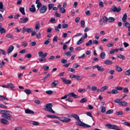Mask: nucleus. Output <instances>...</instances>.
Listing matches in <instances>:
<instances>
[{
    "label": "nucleus",
    "instance_id": "1",
    "mask_svg": "<svg viewBox=\"0 0 130 130\" xmlns=\"http://www.w3.org/2000/svg\"><path fill=\"white\" fill-rule=\"evenodd\" d=\"M67 96L73 97L75 98H78L80 97V96L76 94L74 92H73L68 93L67 95H65L64 96L62 97L61 98V99H65L67 98Z\"/></svg>",
    "mask_w": 130,
    "mask_h": 130
},
{
    "label": "nucleus",
    "instance_id": "2",
    "mask_svg": "<svg viewBox=\"0 0 130 130\" xmlns=\"http://www.w3.org/2000/svg\"><path fill=\"white\" fill-rule=\"evenodd\" d=\"M45 106V110H47L53 113H55V112L52 109L53 105L52 104L50 103L46 104Z\"/></svg>",
    "mask_w": 130,
    "mask_h": 130
},
{
    "label": "nucleus",
    "instance_id": "3",
    "mask_svg": "<svg viewBox=\"0 0 130 130\" xmlns=\"http://www.w3.org/2000/svg\"><path fill=\"white\" fill-rule=\"evenodd\" d=\"M106 125L108 128L110 129H114L117 130H121V129L119 128L118 127L115 125H113L111 124H106Z\"/></svg>",
    "mask_w": 130,
    "mask_h": 130
},
{
    "label": "nucleus",
    "instance_id": "4",
    "mask_svg": "<svg viewBox=\"0 0 130 130\" xmlns=\"http://www.w3.org/2000/svg\"><path fill=\"white\" fill-rule=\"evenodd\" d=\"M10 114L11 113H9V112H7L5 115H2V117L6 119L10 120L12 118Z\"/></svg>",
    "mask_w": 130,
    "mask_h": 130
},
{
    "label": "nucleus",
    "instance_id": "5",
    "mask_svg": "<svg viewBox=\"0 0 130 130\" xmlns=\"http://www.w3.org/2000/svg\"><path fill=\"white\" fill-rule=\"evenodd\" d=\"M47 7L46 6L43 5L41 6L39 9V11L41 13H43L46 11Z\"/></svg>",
    "mask_w": 130,
    "mask_h": 130
},
{
    "label": "nucleus",
    "instance_id": "6",
    "mask_svg": "<svg viewBox=\"0 0 130 130\" xmlns=\"http://www.w3.org/2000/svg\"><path fill=\"white\" fill-rule=\"evenodd\" d=\"M59 120L60 121L66 123L70 122L71 120V119L70 118L64 117H60L59 118Z\"/></svg>",
    "mask_w": 130,
    "mask_h": 130
},
{
    "label": "nucleus",
    "instance_id": "7",
    "mask_svg": "<svg viewBox=\"0 0 130 130\" xmlns=\"http://www.w3.org/2000/svg\"><path fill=\"white\" fill-rule=\"evenodd\" d=\"M96 68H97L98 71L102 72L104 71V69L102 66H100L98 65H96L93 67V69H95Z\"/></svg>",
    "mask_w": 130,
    "mask_h": 130
},
{
    "label": "nucleus",
    "instance_id": "8",
    "mask_svg": "<svg viewBox=\"0 0 130 130\" xmlns=\"http://www.w3.org/2000/svg\"><path fill=\"white\" fill-rule=\"evenodd\" d=\"M121 10V8L120 6H119L118 8H117L116 6H113L112 8V10L114 12H119Z\"/></svg>",
    "mask_w": 130,
    "mask_h": 130
},
{
    "label": "nucleus",
    "instance_id": "9",
    "mask_svg": "<svg viewBox=\"0 0 130 130\" xmlns=\"http://www.w3.org/2000/svg\"><path fill=\"white\" fill-rule=\"evenodd\" d=\"M32 31L31 28H26L24 26L23 28V32L24 33L25 31H26L28 33H30Z\"/></svg>",
    "mask_w": 130,
    "mask_h": 130
},
{
    "label": "nucleus",
    "instance_id": "10",
    "mask_svg": "<svg viewBox=\"0 0 130 130\" xmlns=\"http://www.w3.org/2000/svg\"><path fill=\"white\" fill-rule=\"evenodd\" d=\"M59 83L58 80H55L51 84V86L53 87H55L57 86Z\"/></svg>",
    "mask_w": 130,
    "mask_h": 130
},
{
    "label": "nucleus",
    "instance_id": "11",
    "mask_svg": "<svg viewBox=\"0 0 130 130\" xmlns=\"http://www.w3.org/2000/svg\"><path fill=\"white\" fill-rule=\"evenodd\" d=\"M47 55V53H45L43 55V56L42 57L41 59H39V60L41 62L43 61H46V59L45 58L46 57Z\"/></svg>",
    "mask_w": 130,
    "mask_h": 130
},
{
    "label": "nucleus",
    "instance_id": "12",
    "mask_svg": "<svg viewBox=\"0 0 130 130\" xmlns=\"http://www.w3.org/2000/svg\"><path fill=\"white\" fill-rule=\"evenodd\" d=\"M78 121L76 122V124L77 125H78L83 127L84 125H85V123L80 121V119L78 120Z\"/></svg>",
    "mask_w": 130,
    "mask_h": 130
},
{
    "label": "nucleus",
    "instance_id": "13",
    "mask_svg": "<svg viewBox=\"0 0 130 130\" xmlns=\"http://www.w3.org/2000/svg\"><path fill=\"white\" fill-rule=\"evenodd\" d=\"M25 112L26 113L28 114H33L34 113V111L28 109H25Z\"/></svg>",
    "mask_w": 130,
    "mask_h": 130
},
{
    "label": "nucleus",
    "instance_id": "14",
    "mask_svg": "<svg viewBox=\"0 0 130 130\" xmlns=\"http://www.w3.org/2000/svg\"><path fill=\"white\" fill-rule=\"evenodd\" d=\"M83 36L81 37L79 40L76 42V43L78 45H80L84 41L85 38Z\"/></svg>",
    "mask_w": 130,
    "mask_h": 130
},
{
    "label": "nucleus",
    "instance_id": "15",
    "mask_svg": "<svg viewBox=\"0 0 130 130\" xmlns=\"http://www.w3.org/2000/svg\"><path fill=\"white\" fill-rule=\"evenodd\" d=\"M29 10L32 12H34L36 11V9L34 5H31V7L29 8Z\"/></svg>",
    "mask_w": 130,
    "mask_h": 130
},
{
    "label": "nucleus",
    "instance_id": "16",
    "mask_svg": "<svg viewBox=\"0 0 130 130\" xmlns=\"http://www.w3.org/2000/svg\"><path fill=\"white\" fill-rule=\"evenodd\" d=\"M61 25L60 24H59L58 26H55V31L56 32H58L59 31V30L58 29L61 28Z\"/></svg>",
    "mask_w": 130,
    "mask_h": 130
},
{
    "label": "nucleus",
    "instance_id": "17",
    "mask_svg": "<svg viewBox=\"0 0 130 130\" xmlns=\"http://www.w3.org/2000/svg\"><path fill=\"white\" fill-rule=\"evenodd\" d=\"M8 88H10L13 91H15V90L13 89L14 87V86L11 83H8L7 84Z\"/></svg>",
    "mask_w": 130,
    "mask_h": 130
},
{
    "label": "nucleus",
    "instance_id": "18",
    "mask_svg": "<svg viewBox=\"0 0 130 130\" xmlns=\"http://www.w3.org/2000/svg\"><path fill=\"white\" fill-rule=\"evenodd\" d=\"M108 20L107 18L105 16L104 17L100 19V22L103 21L104 23H106V22Z\"/></svg>",
    "mask_w": 130,
    "mask_h": 130
},
{
    "label": "nucleus",
    "instance_id": "19",
    "mask_svg": "<svg viewBox=\"0 0 130 130\" xmlns=\"http://www.w3.org/2000/svg\"><path fill=\"white\" fill-rule=\"evenodd\" d=\"M1 122L4 124H8L9 122L6 119L4 118H2L1 120Z\"/></svg>",
    "mask_w": 130,
    "mask_h": 130
},
{
    "label": "nucleus",
    "instance_id": "20",
    "mask_svg": "<svg viewBox=\"0 0 130 130\" xmlns=\"http://www.w3.org/2000/svg\"><path fill=\"white\" fill-rule=\"evenodd\" d=\"M14 47L13 46H11L7 50V53L8 54L11 53L13 50Z\"/></svg>",
    "mask_w": 130,
    "mask_h": 130
},
{
    "label": "nucleus",
    "instance_id": "21",
    "mask_svg": "<svg viewBox=\"0 0 130 130\" xmlns=\"http://www.w3.org/2000/svg\"><path fill=\"white\" fill-rule=\"evenodd\" d=\"M116 70L118 71L121 72L122 71V69L120 66L116 65L115 66Z\"/></svg>",
    "mask_w": 130,
    "mask_h": 130
},
{
    "label": "nucleus",
    "instance_id": "22",
    "mask_svg": "<svg viewBox=\"0 0 130 130\" xmlns=\"http://www.w3.org/2000/svg\"><path fill=\"white\" fill-rule=\"evenodd\" d=\"M71 116L73 117V118H74L77 120H79L80 119L79 118V116H78V115L76 114H72L71 115Z\"/></svg>",
    "mask_w": 130,
    "mask_h": 130
},
{
    "label": "nucleus",
    "instance_id": "23",
    "mask_svg": "<svg viewBox=\"0 0 130 130\" xmlns=\"http://www.w3.org/2000/svg\"><path fill=\"white\" fill-rule=\"evenodd\" d=\"M0 101H3L4 100L8 101L9 99L5 97H4L3 95H0Z\"/></svg>",
    "mask_w": 130,
    "mask_h": 130
},
{
    "label": "nucleus",
    "instance_id": "24",
    "mask_svg": "<svg viewBox=\"0 0 130 130\" xmlns=\"http://www.w3.org/2000/svg\"><path fill=\"white\" fill-rule=\"evenodd\" d=\"M20 11L21 12L22 14L23 15L25 14V13L24 11V8L22 7H20L19 8Z\"/></svg>",
    "mask_w": 130,
    "mask_h": 130
},
{
    "label": "nucleus",
    "instance_id": "25",
    "mask_svg": "<svg viewBox=\"0 0 130 130\" xmlns=\"http://www.w3.org/2000/svg\"><path fill=\"white\" fill-rule=\"evenodd\" d=\"M5 10V9L3 8V6L2 2H0V11L3 12Z\"/></svg>",
    "mask_w": 130,
    "mask_h": 130
},
{
    "label": "nucleus",
    "instance_id": "26",
    "mask_svg": "<svg viewBox=\"0 0 130 130\" xmlns=\"http://www.w3.org/2000/svg\"><path fill=\"white\" fill-rule=\"evenodd\" d=\"M127 103L125 101L121 102L120 103L119 105L120 106H126L127 105Z\"/></svg>",
    "mask_w": 130,
    "mask_h": 130
},
{
    "label": "nucleus",
    "instance_id": "27",
    "mask_svg": "<svg viewBox=\"0 0 130 130\" xmlns=\"http://www.w3.org/2000/svg\"><path fill=\"white\" fill-rule=\"evenodd\" d=\"M108 87L106 86H104L103 87L100 89V91L101 92H103L105 90L107 89Z\"/></svg>",
    "mask_w": 130,
    "mask_h": 130
},
{
    "label": "nucleus",
    "instance_id": "28",
    "mask_svg": "<svg viewBox=\"0 0 130 130\" xmlns=\"http://www.w3.org/2000/svg\"><path fill=\"white\" fill-rule=\"evenodd\" d=\"M104 63L107 65H110L112 64V61L108 60H106L104 61Z\"/></svg>",
    "mask_w": 130,
    "mask_h": 130
},
{
    "label": "nucleus",
    "instance_id": "29",
    "mask_svg": "<svg viewBox=\"0 0 130 130\" xmlns=\"http://www.w3.org/2000/svg\"><path fill=\"white\" fill-rule=\"evenodd\" d=\"M30 122L31 124L34 125H39V123L38 122L34 121H31Z\"/></svg>",
    "mask_w": 130,
    "mask_h": 130
},
{
    "label": "nucleus",
    "instance_id": "30",
    "mask_svg": "<svg viewBox=\"0 0 130 130\" xmlns=\"http://www.w3.org/2000/svg\"><path fill=\"white\" fill-rule=\"evenodd\" d=\"M20 19L21 20H23V23H25L28 21V18H21Z\"/></svg>",
    "mask_w": 130,
    "mask_h": 130
},
{
    "label": "nucleus",
    "instance_id": "31",
    "mask_svg": "<svg viewBox=\"0 0 130 130\" xmlns=\"http://www.w3.org/2000/svg\"><path fill=\"white\" fill-rule=\"evenodd\" d=\"M127 16V15L126 13H125L124 15L122 18V20L123 22H126Z\"/></svg>",
    "mask_w": 130,
    "mask_h": 130
},
{
    "label": "nucleus",
    "instance_id": "32",
    "mask_svg": "<svg viewBox=\"0 0 130 130\" xmlns=\"http://www.w3.org/2000/svg\"><path fill=\"white\" fill-rule=\"evenodd\" d=\"M40 24L39 22V21L37 22L35 25V29L37 30L39 29L40 28Z\"/></svg>",
    "mask_w": 130,
    "mask_h": 130
},
{
    "label": "nucleus",
    "instance_id": "33",
    "mask_svg": "<svg viewBox=\"0 0 130 130\" xmlns=\"http://www.w3.org/2000/svg\"><path fill=\"white\" fill-rule=\"evenodd\" d=\"M24 92L27 95H29L31 93V91L30 90L28 89H26L24 90Z\"/></svg>",
    "mask_w": 130,
    "mask_h": 130
},
{
    "label": "nucleus",
    "instance_id": "34",
    "mask_svg": "<svg viewBox=\"0 0 130 130\" xmlns=\"http://www.w3.org/2000/svg\"><path fill=\"white\" fill-rule=\"evenodd\" d=\"M106 56V55L105 53L103 52L100 55V56L101 58L102 59H104Z\"/></svg>",
    "mask_w": 130,
    "mask_h": 130
},
{
    "label": "nucleus",
    "instance_id": "35",
    "mask_svg": "<svg viewBox=\"0 0 130 130\" xmlns=\"http://www.w3.org/2000/svg\"><path fill=\"white\" fill-rule=\"evenodd\" d=\"M9 112V113H12V112L11 111L6 110H2L1 114H2L3 115H5L7 112Z\"/></svg>",
    "mask_w": 130,
    "mask_h": 130
},
{
    "label": "nucleus",
    "instance_id": "36",
    "mask_svg": "<svg viewBox=\"0 0 130 130\" xmlns=\"http://www.w3.org/2000/svg\"><path fill=\"white\" fill-rule=\"evenodd\" d=\"M21 45L24 47H25L27 46L28 43L26 41H24L22 42Z\"/></svg>",
    "mask_w": 130,
    "mask_h": 130
},
{
    "label": "nucleus",
    "instance_id": "37",
    "mask_svg": "<svg viewBox=\"0 0 130 130\" xmlns=\"http://www.w3.org/2000/svg\"><path fill=\"white\" fill-rule=\"evenodd\" d=\"M115 20L114 18L112 17H110L108 19V21L109 22H112Z\"/></svg>",
    "mask_w": 130,
    "mask_h": 130
},
{
    "label": "nucleus",
    "instance_id": "38",
    "mask_svg": "<svg viewBox=\"0 0 130 130\" xmlns=\"http://www.w3.org/2000/svg\"><path fill=\"white\" fill-rule=\"evenodd\" d=\"M118 57L121 59H122L123 60L125 59V56H124L120 54H118Z\"/></svg>",
    "mask_w": 130,
    "mask_h": 130
},
{
    "label": "nucleus",
    "instance_id": "39",
    "mask_svg": "<svg viewBox=\"0 0 130 130\" xmlns=\"http://www.w3.org/2000/svg\"><path fill=\"white\" fill-rule=\"evenodd\" d=\"M87 101V100L86 98H82L80 101V102L81 103H84Z\"/></svg>",
    "mask_w": 130,
    "mask_h": 130
},
{
    "label": "nucleus",
    "instance_id": "40",
    "mask_svg": "<svg viewBox=\"0 0 130 130\" xmlns=\"http://www.w3.org/2000/svg\"><path fill=\"white\" fill-rule=\"evenodd\" d=\"M59 11L62 13H64L66 12L65 9L62 7L59 9Z\"/></svg>",
    "mask_w": 130,
    "mask_h": 130
},
{
    "label": "nucleus",
    "instance_id": "41",
    "mask_svg": "<svg viewBox=\"0 0 130 130\" xmlns=\"http://www.w3.org/2000/svg\"><path fill=\"white\" fill-rule=\"evenodd\" d=\"M111 93L113 94H117L119 93V92L117 89L112 90L111 91Z\"/></svg>",
    "mask_w": 130,
    "mask_h": 130
},
{
    "label": "nucleus",
    "instance_id": "42",
    "mask_svg": "<svg viewBox=\"0 0 130 130\" xmlns=\"http://www.w3.org/2000/svg\"><path fill=\"white\" fill-rule=\"evenodd\" d=\"M6 31V30L4 28L2 27L0 28V32L2 34L5 32Z\"/></svg>",
    "mask_w": 130,
    "mask_h": 130
},
{
    "label": "nucleus",
    "instance_id": "43",
    "mask_svg": "<svg viewBox=\"0 0 130 130\" xmlns=\"http://www.w3.org/2000/svg\"><path fill=\"white\" fill-rule=\"evenodd\" d=\"M92 43V41L91 40H89L88 41V43H86V45L87 46H89V45H91Z\"/></svg>",
    "mask_w": 130,
    "mask_h": 130
},
{
    "label": "nucleus",
    "instance_id": "44",
    "mask_svg": "<svg viewBox=\"0 0 130 130\" xmlns=\"http://www.w3.org/2000/svg\"><path fill=\"white\" fill-rule=\"evenodd\" d=\"M81 27L84 28L85 27V22L84 20H82L80 22Z\"/></svg>",
    "mask_w": 130,
    "mask_h": 130
},
{
    "label": "nucleus",
    "instance_id": "45",
    "mask_svg": "<svg viewBox=\"0 0 130 130\" xmlns=\"http://www.w3.org/2000/svg\"><path fill=\"white\" fill-rule=\"evenodd\" d=\"M122 100V99H116L114 101V102L116 103H119V104H120V103L121 102H120Z\"/></svg>",
    "mask_w": 130,
    "mask_h": 130
},
{
    "label": "nucleus",
    "instance_id": "46",
    "mask_svg": "<svg viewBox=\"0 0 130 130\" xmlns=\"http://www.w3.org/2000/svg\"><path fill=\"white\" fill-rule=\"evenodd\" d=\"M53 4H48V9L49 10H51L53 7Z\"/></svg>",
    "mask_w": 130,
    "mask_h": 130
},
{
    "label": "nucleus",
    "instance_id": "47",
    "mask_svg": "<svg viewBox=\"0 0 130 130\" xmlns=\"http://www.w3.org/2000/svg\"><path fill=\"white\" fill-rule=\"evenodd\" d=\"M72 82L71 81L69 80H66L64 82V83L65 84H70Z\"/></svg>",
    "mask_w": 130,
    "mask_h": 130
},
{
    "label": "nucleus",
    "instance_id": "48",
    "mask_svg": "<svg viewBox=\"0 0 130 130\" xmlns=\"http://www.w3.org/2000/svg\"><path fill=\"white\" fill-rule=\"evenodd\" d=\"M68 27V24H63L62 25V27L63 28H65Z\"/></svg>",
    "mask_w": 130,
    "mask_h": 130
},
{
    "label": "nucleus",
    "instance_id": "49",
    "mask_svg": "<svg viewBox=\"0 0 130 130\" xmlns=\"http://www.w3.org/2000/svg\"><path fill=\"white\" fill-rule=\"evenodd\" d=\"M43 52L41 51H39V52L38 53V55L39 57H42L43 56Z\"/></svg>",
    "mask_w": 130,
    "mask_h": 130
},
{
    "label": "nucleus",
    "instance_id": "50",
    "mask_svg": "<svg viewBox=\"0 0 130 130\" xmlns=\"http://www.w3.org/2000/svg\"><path fill=\"white\" fill-rule=\"evenodd\" d=\"M113 112V110L112 109H110L107 111L106 113L107 114H110Z\"/></svg>",
    "mask_w": 130,
    "mask_h": 130
},
{
    "label": "nucleus",
    "instance_id": "51",
    "mask_svg": "<svg viewBox=\"0 0 130 130\" xmlns=\"http://www.w3.org/2000/svg\"><path fill=\"white\" fill-rule=\"evenodd\" d=\"M68 71H71L72 72H75V70L73 68H68Z\"/></svg>",
    "mask_w": 130,
    "mask_h": 130
},
{
    "label": "nucleus",
    "instance_id": "52",
    "mask_svg": "<svg viewBox=\"0 0 130 130\" xmlns=\"http://www.w3.org/2000/svg\"><path fill=\"white\" fill-rule=\"evenodd\" d=\"M6 37L9 38H12L13 37V35L11 34H9L7 35Z\"/></svg>",
    "mask_w": 130,
    "mask_h": 130
},
{
    "label": "nucleus",
    "instance_id": "53",
    "mask_svg": "<svg viewBox=\"0 0 130 130\" xmlns=\"http://www.w3.org/2000/svg\"><path fill=\"white\" fill-rule=\"evenodd\" d=\"M66 100L70 102H72L73 101V99L69 97L68 98L66 99Z\"/></svg>",
    "mask_w": 130,
    "mask_h": 130
},
{
    "label": "nucleus",
    "instance_id": "54",
    "mask_svg": "<svg viewBox=\"0 0 130 130\" xmlns=\"http://www.w3.org/2000/svg\"><path fill=\"white\" fill-rule=\"evenodd\" d=\"M125 74L129 76L130 75V69L127 70L125 73Z\"/></svg>",
    "mask_w": 130,
    "mask_h": 130
},
{
    "label": "nucleus",
    "instance_id": "55",
    "mask_svg": "<svg viewBox=\"0 0 130 130\" xmlns=\"http://www.w3.org/2000/svg\"><path fill=\"white\" fill-rule=\"evenodd\" d=\"M123 114V112L122 111H119L117 112L116 113L117 115H122Z\"/></svg>",
    "mask_w": 130,
    "mask_h": 130
},
{
    "label": "nucleus",
    "instance_id": "56",
    "mask_svg": "<svg viewBox=\"0 0 130 130\" xmlns=\"http://www.w3.org/2000/svg\"><path fill=\"white\" fill-rule=\"evenodd\" d=\"M46 92L47 94L50 95L52 94L53 92L51 90H48L46 91Z\"/></svg>",
    "mask_w": 130,
    "mask_h": 130
},
{
    "label": "nucleus",
    "instance_id": "57",
    "mask_svg": "<svg viewBox=\"0 0 130 130\" xmlns=\"http://www.w3.org/2000/svg\"><path fill=\"white\" fill-rule=\"evenodd\" d=\"M49 68V67L48 66H44L43 69L45 70H48Z\"/></svg>",
    "mask_w": 130,
    "mask_h": 130
},
{
    "label": "nucleus",
    "instance_id": "58",
    "mask_svg": "<svg viewBox=\"0 0 130 130\" xmlns=\"http://www.w3.org/2000/svg\"><path fill=\"white\" fill-rule=\"evenodd\" d=\"M0 53L1 54L3 55H5L6 54V52L1 49H0Z\"/></svg>",
    "mask_w": 130,
    "mask_h": 130
},
{
    "label": "nucleus",
    "instance_id": "59",
    "mask_svg": "<svg viewBox=\"0 0 130 130\" xmlns=\"http://www.w3.org/2000/svg\"><path fill=\"white\" fill-rule=\"evenodd\" d=\"M76 78L78 80H80L82 79V77L80 76L76 75Z\"/></svg>",
    "mask_w": 130,
    "mask_h": 130
},
{
    "label": "nucleus",
    "instance_id": "60",
    "mask_svg": "<svg viewBox=\"0 0 130 130\" xmlns=\"http://www.w3.org/2000/svg\"><path fill=\"white\" fill-rule=\"evenodd\" d=\"M114 44L113 42H111L108 44L107 46L108 47H110L112 46Z\"/></svg>",
    "mask_w": 130,
    "mask_h": 130
},
{
    "label": "nucleus",
    "instance_id": "61",
    "mask_svg": "<svg viewBox=\"0 0 130 130\" xmlns=\"http://www.w3.org/2000/svg\"><path fill=\"white\" fill-rule=\"evenodd\" d=\"M61 62L63 63H67V60L64 59H62L61 61Z\"/></svg>",
    "mask_w": 130,
    "mask_h": 130
},
{
    "label": "nucleus",
    "instance_id": "62",
    "mask_svg": "<svg viewBox=\"0 0 130 130\" xmlns=\"http://www.w3.org/2000/svg\"><path fill=\"white\" fill-rule=\"evenodd\" d=\"M115 72L114 70H111L108 72V73L112 75H113Z\"/></svg>",
    "mask_w": 130,
    "mask_h": 130
},
{
    "label": "nucleus",
    "instance_id": "63",
    "mask_svg": "<svg viewBox=\"0 0 130 130\" xmlns=\"http://www.w3.org/2000/svg\"><path fill=\"white\" fill-rule=\"evenodd\" d=\"M57 40H58V37L56 36H55L53 39V42L55 41V42H57Z\"/></svg>",
    "mask_w": 130,
    "mask_h": 130
},
{
    "label": "nucleus",
    "instance_id": "64",
    "mask_svg": "<svg viewBox=\"0 0 130 130\" xmlns=\"http://www.w3.org/2000/svg\"><path fill=\"white\" fill-rule=\"evenodd\" d=\"M55 18H52L50 19V22L53 23H55Z\"/></svg>",
    "mask_w": 130,
    "mask_h": 130
}]
</instances>
